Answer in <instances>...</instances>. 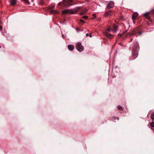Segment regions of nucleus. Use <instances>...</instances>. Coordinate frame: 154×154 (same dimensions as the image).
<instances>
[{"label":"nucleus","instance_id":"6ab92c4d","mask_svg":"<svg viewBox=\"0 0 154 154\" xmlns=\"http://www.w3.org/2000/svg\"><path fill=\"white\" fill-rule=\"evenodd\" d=\"M150 125L152 127H154V122L153 121L151 123H150Z\"/></svg>","mask_w":154,"mask_h":154},{"label":"nucleus","instance_id":"dca6fc26","mask_svg":"<svg viewBox=\"0 0 154 154\" xmlns=\"http://www.w3.org/2000/svg\"><path fill=\"white\" fill-rule=\"evenodd\" d=\"M50 12L51 14H54V13H57L58 12V11H57L56 10H51L50 11Z\"/></svg>","mask_w":154,"mask_h":154},{"label":"nucleus","instance_id":"f03ea898","mask_svg":"<svg viewBox=\"0 0 154 154\" xmlns=\"http://www.w3.org/2000/svg\"><path fill=\"white\" fill-rule=\"evenodd\" d=\"M72 0H63L62 2H59L58 5H60L62 4L65 6H69L72 5Z\"/></svg>","mask_w":154,"mask_h":154},{"label":"nucleus","instance_id":"0eeeda50","mask_svg":"<svg viewBox=\"0 0 154 154\" xmlns=\"http://www.w3.org/2000/svg\"><path fill=\"white\" fill-rule=\"evenodd\" d=\"M104 35L106 37L110 38H111V37L113 36V35L112 34L108 33L106 31H105L103 32Z\"/></svg>","mask_w":154,"mask_h":154},{"label":"nucleus","instance_id":"1a4fd4ad","mask_svg":"<svg viewBox=\"0 0 154 154\" xmlns=\"http://www.w3.org/2000/svg\"><path fill=\"white\" fill-rule=\"evenodd\" d=\"M138 15V13L137 12H135L132 15V20L134 22V20L136 19L137 17V16Z\"/></svg>","mask_w":154,"mask_h":154},{"label":"nucleus","instance_id":"ddd939ff","mask_svg":"<svg viewBox=\"0 0 154 154\" xmlns=\"http://www.w3.org/2000/svg\"><path fill=\"white\" fill-rule=\"evenodd\" d=\"M68 48L69 49L70 51H72L74 48V46L71 45H68Z\"/></svg>","mask_w":154,"mask_h":154},{"label":"nucleus","instance_id":"7c9ffc66","mask_svg":"<svg viewBox=\"0 0 154 154\" xmlns=\"http://www.w3.org/2000/svg\"><path fill=\"white\" fill-rule=\"evenodd\" d=\"M139 35H141V34L142 32H139Z\"/></svg>","mask_w":154,"mask_h":154},{"label":"nucleus","instance_id":"5701e85b","mask_svg":"<svg viewBox=\"0 0 154 154\" xmlns=\"http://www.w3.org/2000/svg\"><path fill=\"white\" fill-rule=\"evenodd\" d=\"M80 22L82 23H84V21L82 20V19H81L80 20Z\"/></svg>","mask_w":154,"mask_h":154},{"label":"nucleus","instance_id":"f257e3e1","mask_svg":"<svg viewBox=\"0 0 154 154\" xmlns=\"http://www.w3.org/2000/svg\"><path fill=\"white\" fill-rule=\"evenodd\" d=\"M139 49V46L138 44L135 42L134 43V46L133 47V49L132 51V56L133 59L136 58L138 55V51Z\"/></svg>","mask_w":154,"mask_h":154},{"label":"nucleus","instance_id":"6e6552de","mask_svg":"<svg viewBox=\"0 0 154 154\" xmlns=\"http://www.w3.org/2000/svg\"><path fill=\"white\" fill-rule=\"evenodd\" d=\"M112 11L111 10H109L106 11L104 14V16L105 17L110 16L111 15Z\"/></svg>","mask_w":154,"mask_h":154},{"label":"nucleus","instance_id":"cd10ccee","mask_svg":"<svg viewBox=\"0 0 154 154\" xmlns=\"http://www.w3.org/2000/svg\"><path fill=\"white\" fill-rule=\"evenodd\" d=\"M2 26H0V30L2 31Z\"/></svg>","mask_w":154,"mask_h":154},{"label":"nucleus","instance_id":"7ed1b4c3","mask_svg":"<svg viewBox=\"0 0 154 154\" xmlns=\"http://www.w3.org/2000/svg\"><path fill=\"white\" fill-rule=\"evenodd\" d=\"M76 49L80 52H82L84 49V47L80 43H78L76 46Z\"/></svg>","mask_w":154,"mask_h":154},{"label":"nucleus","instance_id":"f8f14e48","mask_svg":"<svg viewBox=\"0 0 154 154\" xmlns=\"http://www.w3.org/2000/svg\"><path fill=\"white\" fill-rule=\"evenodd\" d=\"M62 12L63 14L69 13L70 14V13H71V10L67 9L64 10Z\"/></svg>","mask_w":154,"mask_h":154},{"label":"nucleus","instance_id":"b1692460","mask_svg":"<svg viewBox=\"0 0 154 154\" xmlns=\"http://www.w3.org/2000/svg\"><path fill=\"white\" fill-rule=\"evenodd\" d=\"M136 35V33H133L132 34H130V35Z\"/></svg>","mask_w":154,"mask_h":154},{"label":"nucleus","instance_id":"4be33fe9","mask_svg":"<svg viewBox=\"0 0 154 154\" xmlns=\"http://www.w3.org/2000/svg\"><path fill=\"white\" fill-rule=\"evenodd\" d=\"M55 7L54 5H52L49 7V8L50 9H52L53 8Z\"/></svg>","mask_w":154,"mask_h":154},{"label":"nucleus","instance_id":"412c9836","mask_svg":"<svg viewBox=\"0 0 154 154\" xmlns=\"http://www.w3.org/2000/svg\"><path fill=\"white\" fill-rule=\"evenodd\" d=\"M83 19H88V16H87V15H85V16H84L83 17Z\"/></svg>","mask_w":154,"mask_h":154},{"label":"nucleus","instance_id":"2eb2a0df","mask_svg":"<svg viewBox=\"0 0 154 154\" xmlns=\"http://www.w3.org/2000/svg\"><path fill=\"white\" fill-rule=\"evenodd\" d=\"M117 109L118 110H123V108L122 107V106L120 105H119L117 106Z\"/></svg>","mask_w":154,"mask_h":154},{"label":"nucleus","instance_id":"393cba45","mask_svg":"<svg viewBox=\"0 0 154 154\" xmlns=\"http://www.w3.org/2000/svg\"><path fill=\"white\" fill-rule=\"evenodd\" d=\"M107 30L108 32H110L111 30H112L110 28H109L107 29Z\"/></svg>","mask_w":154,"mask_h":154},{"label":"nucleus","instance_id":"f3484780","mask_svg":"<svg viewBox=\"0 0 154 154\" xmlns=\"http://www.w3.org/2000/svg\"><path fill=\"white\" fill-rule=\"evenodd\" d=\"M152 120V121H153L154 120V112L153 113H152L151 114L150 116Z\"/></svg>","mask_w":154,"mask_h":154},{"label":"nucleus","instance_id":"c756f323","mask_svg":"<svg viewBox=\"0 0 154 154\" xmlns=\"http://www.w3.org/2000/svg\"><path fill=\"white\" fill-rule=\"evenodd\" d=\"M118 35L120 37H121L122 35L121 34H118Z\"/></svg>","mask_w":154,"mask_h":154},{"label":"nucleus","instance_id":"aec40b11","mask_svg":"<svg viewBox=\"0 0 154 154\" xmlns=\"http://www.w3.org/2000/svg\"><path fill=\"white\" fill-rule=\"evenodd\" d=\"M83 13L84 14H85L87 12V9H85L83 10L82 11Z\"/></svg>","mask_w":154,"mask_h":154},{"label":"nucleus","instance_id":"c85d7f7f","mask_svg":"<svg viewBox=\"0 0 154 154\" xmlns=\"http://www.w3.org/2000/svg\"><path fill=\"white\" fill-rule=\"evenodd\" d=\"M93 16H94L95 17H96V15L95 14H93Z\"/></svg>","mask_w":154,"mask_h":154},{"label":"nucleus","instance_id":"9d476101","mask_svg":"<svg viewBox=\"0 0 154 154\" xmlns=\"http://www.w3.org/2000/svg\"><path fill=\"white\" fill-rule=\"evenodd\" d=\"M10 4L13 6H14L17 2V0H10Z\"/></svg>","mask_w":154,"mask_h":154},{"label":"nucleus","instance_id":"2f4dec72","mask_svg":"<svg viewBox=\"0 0 154 154\" xmlns=\"http://www.w3.org/2000/svg\"><path fill=\"white\" fill-rule=\"evenodd\" d=\"M1 48V46H0V48Z\"/></svg>","mask_w":154,"mask_h":154},{"label":"nucleus","instance_id":"a878e982","mask_svg":"<svg viewBox=\"0 0 154 154\" xmlns=\"http://www.w3.org/2000/svg\"><path fill=\"white\" fill-rule=\"evenodd\" d=\"M149 12H150V13H153V12H154V9L150 11H149Z\"/></svg>","mask_w":154,"mask_h":154},{"label":"nucleus","instance_id":"9b49d317","mask_svg":"<svg viewBox=\"0 0 154 154\" xmlns=\"http://www.w3.org/2000/svg\"><path fill=\"white\" fill-rule=\"evenodd\" d=\"M118 26H114L113 29H112V31L114 33L116 32L117 30L118 29Z\"/></svg>","mask_w":154,"mask_h":154},{"label":"nucleus","instance_id":"4468645a","mask_svg":"<svg viewBox=\"0 0 154 154\" xmlns=\"http://www.w3.org/2000/svg\"><path fill=\"white\" fill-rule=\"evenodd\" d=\"M112 121L114 122H116V121H115L116 120H119V118L118 117L113 116L112 117Z\"/></svg>","mask_w":154,"mask_h":154},{"label":"nucleus","instance_id":"39448f33","mask_svg":"<svg viewBox=\"0 0 154 154\" xmlns=\"http://www.w3.org/2000/svg\"><path fill=\"white\" fill-rule=\"evenodd\" d=\"M114 6V3L112 1L110 2L107 5L106 7L107 9H110L113 7Z\"/></svg>","mask_w":154,"mask_h":154},{"label":"nucleus","instance_id":"20e7f679","mask_svg":"<svg viewBox=\"0 0 154 154\" xmlns=\"http://www.w3.org/2000/svg\"><path fill=\"white\" fill-rule=\"evenodd\" d=\"M150 14V12H146L143 14V16L148 20L151 21L152 20L151 17L149 16Z\"/></svg>","mask_w":154,"mask_h":154},{"label":"nucleus","instance_id":"bb28decb","mask_svg":"<svg viewBox=\"0 0 154 154\" xmlns=\"http://www.w3.org/2000/svg\"><path fill=\"white\" fill-rule=\"evenodd\" d=\"M84 14L83 13V12H81L79 13V15H83Z\"/></svg>","mask_w":154,"mask_h":154},{"label":"nucleus","instance_id":"423d86ee","mask_svg":"<svg viewBox=\"0 0 154 154\" xmlns=\"http://www.w3.org/2000/svg\"><path fill=\"white\" fill-rule=\"evenodd\" d=\"M80 9V7H77L75 9L71 10V13H70V14H75L78 12V10Z\"/></svg>","mask_w":154,"mask_h":154},{"label":"nucleus","instance_id":"a211bd4d","mask_svg":"<svg viewBox=\"0 0 154 154\" xmlns=\"http://www.w3.org/2000/svg\"><path fill=\"white\" fill-rule=\"evenodd\" d=\"M86 35L87 37L89 36L90 37H92V35L91 33L89 34L88 33L86 34Z\"/></svg>","mask_w":154,"mask_h":154}]
</instances>
